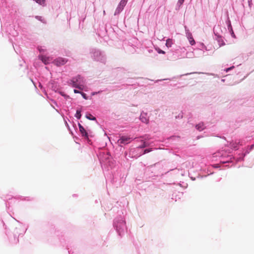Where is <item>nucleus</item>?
Here are the masks:
<instances>
[{"instance_id": "f257e3e1", "label": "nucleus", "mask_w": 254, "mask_h": 254, "mask_svg": "<svg viewBox=\"0 0 254 254\" xmlns=\"http://www.w3.org/2000/svg\"><path fill=\"white\" fill-rule=\"evenodd\" d=\"M254 148V143L250 146H248L246 148H243L242 151L239 153L237 156H234L230 153H227L223 150L218 153L217 156L220 157V163L226 164V167H231L236 163L239 161L244 160L245 156L248 154Z\"/></svg>"}, {"instance_id": "f03ea898", "label": "nucleus", "mask_w": 254, "mask_h": 254, "mask_svg": "<svg viewBox=\"0 0 254 254\" xmlns=\"http://www.w3.org/2000/svg\"><path fill=\"white\" fill-rule=\"evenodd\" d=\"M149 144L148 141L142 138L137 139L130 148L128 152H125V157L127 160L130 158H137L141 155L151 151L150 149L146 148Z\"/></svg>"}, {"instance_id": "7ed1b4c3", "label": "nucleus", "mask_w": 254, "mask_h": 254, "mask_svg": "<svg viewBox=\"0 0 254 254\" xmlns=\"http://www.w3.org/2000/svg\"><path fill=\"white\" fill-rule=\"evenodd\" d=\"M113 225L118 235L122 238L127 230L126 222L122 211L118 212V216L114 219Z\"/></svg>"}, {"instance_id": "20e7f679", "label": "nucleus", "mask_w": 254, "mask_h": 254, "mask_svg": "<svg viewBox=\"0 0 254 254\" xmlns=\"http://www.w3.org/2000/svg\"><path fill=\"white\" fill-rule=\"evenodd\" d=\"M98 158L103 171H109L115 166L116 162L109 153L100 154Z\"/></svg>"}, {"instance_id": "39448f33", "label": "nucleus", "mask_w": 254, "mask_h": 254, "mask_svg": "<svg viewBox=\"0 0 254 254\" xmlns=\"http://www.w3.org/2000/svg\"><path fill=\"white\" fill-rule=\"evenodd\" d=\"M89 54L94 61L106 64L107 58L104 51L97 48H92L89 50Z\"/></svg>"}, {"instance_id": "423d86ee", "label": "nucleus", "mask_w": 254, "mask_h": 254, "mask_svg": "<svg viewBox=\"0 0 254 254\" xmlns=\"http://www.w3.org/2000/svg\"><path fill=\"white\" fill-rule=\"evenodd\" d=\"M67 83L69 86L72 88L83 89V87L86 83V79L81 75L77 74L69 79Z\"/></svg>"}, {"instance_id": "0eeeda50", "label": "nucleus", "mask_w": 254, "mask_h": 254, "mask_svg": "<svg viewBox=\"0 0 254 254\" xmlns=\"http://www.w3.org/2000/svg\"><path fill=\"white\" fill-rule=\"evenodd\" d=\"M78 127L79 128L78 134L82 138L86 140L88 143H91V138L94 136L93 131L88 127H83L80 122H78Z\"/></svg>"}, {"instance_id": "6e6552de", "label": "nucleus", "mask_w": 254, "mask_h": 254, "mask_svg": "<svg viewBox=\"0 0 254 254\" xmlns=\"http://www.w3.org/2000/svg\"><path fill=\"white\" fill-rule=\"evenodd\" d=\"M26 230L27 228H25L23 225L19 224L18 227H15L13 231V239L11 237V236H9L8 235L7 232H6L5 233L8 238L9 239L10 241H11L12 243L17 244L19 242V237H22L25 233Z\"/></svg>"}, {"instance_id": "1a4fd4ad", "label": "nucleus", "mask_w": 254, "mask_h": 254, "mask_svg": "<svg viewBox=\"0 0 254 254\" xmlns=\"http://www.w3.org/2000/svg\"><path fill=\"white\" fill-rule=\"evenodd\" d=\"M1 198L5 202V207L6 208H9L10 206L11 202L9 201L12 198H14L16 199H20L22 200H26V201H31L33 199L32 197L29 196H22L21 195H18L16 196H13L9 194H6L5 195H3Z\"/></svg>"}, {"instance_id": "9d476101", "label": "nucleus", "mask_w": 254, "mask_h": 254, "mask_svg": "<svg viewBox=\"0 0 254 254\" xmlns=\"http://www.w3.org/2000/svg\"><path fill=\"white\" fill-rule=\"evenodd\" d=\"M68 61V59L65 58L58 57L52 61V64L57 67L65 65Z\"/></svg>"}, {"instance_id": "9b49d317", "label": "nucleus", "mask_w": 254, "mask_h": 254, "mask_svg": "<svg viewBox=\"0 0 254 254\" xmlns=\"http://www.w3.org/2000/svg\"><path fill=\"white\" fill-rule=\"evenodd\" d=\"M48 87L51 89L52 90L54 91L55 93L59 92L60 90L62 88L60 86V83L58 82H57L53 80H51L48 82Z\"/></svg>"}, {"instance_id": "f8f14e48", "label": "nucleus", "mask_w": 254, "mask_h": 254, "mask_svg": "<svg viewBox=\"0 0 254 254\" xmlns=\"http://www.w3.org/2000/svg\"><path fill=\"white\" fill-rule=\"evenodd\" d=\"M184 28H185V30L186 36L187 39H188L190 44L191 46H193V45H195V43H196L194 39H193L192 33L190 32L188 27L186 25H185Z\"/></svg>"}, {"instance_id": "ddd939ff", "label": "nucleus", "mask_w": 254, "mask_h": 254, "mask_svg": "<svg viewBox=\"0 0 254 254\" xmlns=\"http://www.w3.org/2000/svg\"><path fill=\"white\" fill-rule=\"evenodd\" d=\"M214 39L216 40L220 47H222L225 45V43L223 40V37L218 32H216L215 27L213 28Z\"/></svg>"}, {"instance_id": "4468645a", "label": "nucleus", "mask_w": 254, "mask_h": 254, "mask_svg": "<svg viewBox=\"0 0 254 254\" xmlns=\"http://www.w3.org/2000/svg\"><path fill=\"white\" fill-rule=\"evenodd\" d=\"M127 2L121 0L115 11L114 15H119L124 9Z\"/></svg>"}, {"instance_id": "2eb2a0df", "label": "nucleus", "mask_w": 254, "mask_h": 254, "mask_svg": "<svg viewBox=\"0 0 254 254\" xmlns=\"http://www.w3.org/2000/svg\"><path fill=\"white\" fill-rule=\"evenodd\" d=\"M199 73H201V72H190V73H185V74H183L175 76L171 78H165V79H158V80H156L155 82L156 83H158L159 81H163V80H173L175 79H178V78H181V77H183L184 76H187L188 75H190V74H199Z\"/></svg>"}, {"instance_id": "dca6fc26", "label": "nucleus", "mask_w": 254, "mask_h": 254, "mask_svg": "<svg viewBox=\"0 0 254 254\" xmlns=\"http://www.w3.org/2000/svg\"><path fill=\"white\" fill-rule=\"evenodd\" d=\"M243 141L240 139L230 143V147L235 150L239 149L240 146H243Z\"/></svg>"}, {"instance_id": "f3484780", "label": "nucleus", "mask_w": 254, "mask_h": 254, "mask_svg": "<svg viewBox=\"0 0 254 254\" xmlns=\"http://www.w3.org/2000/svg\"><path fill=\"white\" fill-rule=\"evenodd\" d=\"M139 120L141 121V122L145 124H148L149 123V118L147 117V113H145L143 111H142L140 114V115L139 116Z\"/></svg>"}, {"instance_id": "a211bd4d", "label": "nucleus", "mask_w": 254, "mask_h": 254, "mask_svg": "<svg viewBox=\"0 0 254 254\" xmlns=\"http://www.w3.org/2000/svg\"><path fill=\"white\" fill-rule=\"evenodd\" d=\"M130 138L124 136L120 137L118 140V142L121 144V145H122L128 144L130 143Z\"/></svg>"}, {"instance_id": "6ab92c4d", "label": "nucleus", "mask_w": 254, "mask_h": 254, "mask_svg": "<svg viewBox=\"0 0 254 254\" xmlns=\"http://www.w3.org/2000/svg\"><path fill=\"white\" fill-rule=\"evenodd\" d=\"M204 50H207V48L203 43H199L197 44L196 48L194 49V52L196 51H200L201 53H204Z\"/></svg>"}, {"instance_id": "aec40b11", "label": "nucleus", "mask_w": 254, "mask_h": 254, "mask_svg": "<svg viewBox=\"0 0 254 254\" xmlns=\"http://www.w3.org/2000/svg\"><path fill=\"white\" fill-rule=\"evenodd\" d=\"M83 111V107L81 106L80 108H77L76 111V113L74 117L77 119L80 120L82 117V112Z\"/></svg>"}, {"instance_id": "412c9836", "label": "nucleus", "mask_w": 254, "mask_h": 254, "mask_svg": "<svg viewBox=\"0 0 254 254\" xmlns=\"http://www.w3.org/2000/svg\"><path fill=\"white\" fill-rule=\"evenodd\" d=\"M85 117L87 119L90 121H95L97 124H98V122L96 120V117L92 115V114H91L90 113L87 112L85 114Z\"/></svg>"}, {"instance_id": "4be33fe9", "label": "nucleus", "mask_w": 254, "mask_h": 254, "mask_svg": "<svg viewBox=\"0 0 254 254\" xmlns=\"http://www.w3.org/2000/svg\"><path fill=\"white\" fill-rule=\"evenodd\" d=\"M195 128L199 131H201L205 129L206 128V127L205 126L204 123L201 122L196 124L195 126Z\"/></svg>"}, {"instance_id": "5701e85b", "label": "nucleus", "mask_w": 254, "mask_h": 254, "mask_svg": "<svg viewBox=\"0 0 254 254\" xmlns=\"http://www.w3.org/2000/svg\"><path fill=\"white\" fill-rule=\"evenodd\" d=\"M225 22H226L228 31L233 29V27H232V26L231 24V20H230V17H229L228 14H227V18H226Z\"/></svg>"}, {"instance_id": "b1692460", "label": "nucleus", "mask_w": 254, "mask_h": 254, "mask_svg": "<svg viewBox=\"0 0 254 254\" xmlns=\"http://www.w3.org/2000/svg\"><path fill=\"white\" fill-rule=\"evenodd\" d=\"M39 59L40 60L45 64H49L48 58L45 56H39Z\"/></svg>"}, {"instance_id": "393cba45", "label": "nucleus", "mask_w": 254, "mask_h": 254, "mask_svg": "<svg viewBox=\"0 0 254 254\" xmlns=\"http://www.w3.org/2000/svg\"><path fill=\"white\" fill-rule=\"evenodd\" d=\"M185 0H178L176 4V10H179L182 6Z\"/></svg>"}, {"instance_id": "a878e982", "label": "nucleus", "mask_w": 254, "mask_h": 254, "mask_svg": "<svg viewBox=\"0 0 254 254\" xmlns=\"http://www.w3.org/2000/svg\"><path fill=\"white\" fill-rule=\"evenodd\" d=\"M181 138L180 136L173 135L167 138L168 140L176 141L178 140Z\"/></svg>"}, {"instance_id": "bb28decb", "label": "nucleus", "mask_w": 254, "mask_h": 254, "mask_svg": "<svg viewBox=\"0 0 254 254\" xmlns=\"http://www.w3.org/2000/svg\"><path fill=\"white\" fill-rule=\"evenodd\" d=\"M173 44V39L168 38L166 40L165 45L168 48H169L172 47Z\"/></svg>"}, {"instance_id": "cd10ccee", "label": "nucleus", "mask_w": 254, "mask_h": 254, "mask_svg": "<svg viewBox=\"0 0 254 254\" xmlns=\"http://www.w3.org/2000/svg\"><path fill=\"white\" fill-rule=\"evenodd\" d=\"M34 17L35 19L41 21L42 23L44 24L47 23L46 20L44 18H43V17L42 16L36 15L34 16Z\"/></svg>"}, {"instance_id": "c85d7f7f", "label": "nucleus", "mask_w": 254, "mask_h": 254, "mask_svg": "<svg viewBox=\"0 0 254 254\" xmlns=\"http://www.w3.org/2000/svg\"><path fill=\"white\" fill-rule=\"evenodd\" d=\"M35 2L38 3L39 5L42 6L43 7H45L47 5L46 1L45 0H37Z\"/></svg>"}, {"instance_id": "c756f323", "label": "nucleus", "mask_w": 254, "mask_h": 254, "mask_svg": "<svg viewBox=\"0 0 254 254\" xmlns=\"http://www.w3.org/2000/svg\"><path fill=\"white\" fill-rule=\"evenodd\" d=\"M80 95H81L82 97L85 100H91L92 99L91 97L89 96L87 94L82 91H81Z\"/></svg>"}, {"instance_id": "7c9ffc66", "label": "nucleus", "mask_w": 254, "mask_h": 254, "mask_svg": "<svg viewBox=\"0 0 254 254\" xmlns=\"http://www.w3.org/2000/svg\"><path fill=\"white\" fill-rule=\"evenodd\" d=\"M155 49L156 51V52L159 54H165L166 53V52L164 50H162L158 47H156L155 48Z\"/></svg>"}, {"instance_id": "2f4dec72", "label": "nucleus", "mask_w": 254, "mask_h": 254, "mask_svg": "<svg viewBox=\"0 0 254 254\" xmlns=\"http://www.w3.org/2000/svg\"><path fill=\"white\" fill-rule=\"evenodd\" d=\"M64 123H65V126L67 128L68 131H69V133L71 135H73V131H72V130L70 128V127H69L68 124L67 123V122L65 120H64Z\"/></svg>"}, {"instance_id": "473e14b6", "label": "nucleus", "mask_w": 254, "mask_h": 254, "mask_svg": "<svg viewBox=\"0 0 254 254\" xmlns=\"http://www.w3.org/2000/svg\"><path fill=\"white\" fill-rule=\"evenodd\" d=\"M230 34L231 35V37L233 38H234V39H236L237 37H236V36L234 33V31L233 30V29H232V30H230L229 31H228Z\"/></svg>"}, {"instance_id": "72a5a7b5", "label": "nucleus", "mask_w": 254, "mask_h": 254, "mask_svg": "<svg viewBox=\"0 0 254 254\" xmlns=\"http://www.w3.org/2000/svg\"><path fill=\"white\" fill-rule=\"evenodd\" d=\"M235 66L234 65H232L230 67H229L228 68H226L225 69H224V71H225L226 72H229L230 70H231L232 69H233V68H234Z\"/></svg>"}, {"instance_id": "f704fd0d", "label": "nucleus", "mask_w": 254, "mask_h": 254, "mask_svg": "<svg viewBox=\"0 0 254 254\" xmlns=\"http://www.w3.org/2000/svg\"><path fill=\"white\" fill-rule=\"evenodd\" d=\"M81 89H78L77 88H75L73 89V92L75 94H80L81 93Z\"/></svg>"}, {"instance_id": "c9c22d12", "label": "nucleus", "mask_w": 254, "mask_h": 254, "mask_svg": "<svg viewBox=\"0 0 254 254\" xmlns=\"http://www.w3.org/2000/svg\"><path fill=\"white\" fill-rule=\"evenodd\" d=\"M101 92V91H98V92H96V91L92 92L91 93V96L90 97H91L92 98V96H95V95H97V94H99V93H100Z\"/></svg>"}, {"instance_id": "e433bc0d", "label": "nucleus", "mask_w": 254, "mask_h": 254, "mask_svg": "<svg viewBox=\"0 0 254 254\" xmlns=\"http://www.w3.org/2000/svg\"><path fill=\"white\" fill-rule=\"evenodd\" d=\"M183 117V112L180 113L178 116H176V119H182Z\"/></svg>"}, {"instance_id": "4c0bfd02", "label": "nucleus", "mask_w": 254, "mask_h": 254, "mask_svg": "<svg viewBox=\"0 0 254 254\" xmlns=\"http://www.w3.org/2000/svg\"><path fill=\"white\" fill-rule=\"evenodd\" d=\"M63 97L66 100H67L68 99H70V96L66 94V93Z\"/></svg>"}, {"instance_id": "58836bf2", "label": "nucleus", "mask_w": 254, "mask_h": 254, "mask_svg": "<svg viewBox=\"0 0 254 254\" xmlns=\"http://www.w3.org/2000/svg\"><path fill=\"white\" fill-rule=\"evenodd\" d=\"M212 167L213 168H220V166L219 164H215L212 165Z\"/></svg>"}, {"instance_id": "ea45409f", "label": "nucleus", "mask_w": 254, "mask_h": 254, "mask_svg": "<svg viewBox=\"0 0 254 254\" xmlns=\"http://www.w3.org/2000/svg\"><path fill=\"white\" fill-rule=\"evenodd\" d=\"M57 93H59L62 96H63L65 94L64 91H62L61 90H60L59 92H57Z\"/></svg>"}, {"instance_id": "a19ab883", "label": "nucleus", "mask_w": 254, "mask_h": 254, "mask_svg": "<svg viewBox=\"0 0 254 254\" xmlns=\"http://www.w3.org/2000/svg\"><path fill=\"white\" fill-rule=\"evenodd\" d=\"M182 184H183L184 185H183V184L180 183V186H181L182 187L186 188L188 186L187 184H185L184 182H183Z\"/></svg>"}, {"instance_id": "79ce46f5", "label": "nucleus", "mask_w": 254, "mask_h": 254, "mask_svg": "<svg viewBox=\"0 0 254 254\" xmlns=\"http://www.w3.org/2000/svg\"><path fill=\"white\" fill-rule=\"evenodd\" d=\"M42 90V91L43 92V93H44V94H45L46 96H47V97H48V93H47V92L46 90H45V87H44V89H43V90Z\"/></svg>"}, {"instance_id": "37998d69", "label": "nucleus", "mask_w": 254, "mask_h": 254, "mask_svg": "<svg viewBox=\"0 0 254 254\" xmlns=\"http://www.w3.org/2000/svg\"><path fill=\"white\" fill-rule=\"evenodd\" d=\"M39 87L40 88L41 90H43V89H44V87L41 83H39Z\"/></svg>"}, {"instance_id": "c03bdc74", "label": "nucleus", "mask_w": 254, "mask_h": 254, "mask_svg": "<svg viewBox=\"0 0 254 254\" xmlns=\"http://www.w3.org/2000/svg\"><path fill=\"white\" fill-rule=\"evenodd\" d=\"M253 135L252 136H247L246 137V140L247 141L251 140V137H252Z\"/></svg>"}, {"instance_id": "a18cd8bd", "label": "nucleus", "mask_w": 254, "mask_h": 254, "mask_svg": "<svg viewBox=\"0 0 254 254\" xmlns=\"http://www.w3.org/2000/svg\"><path fill=\"white\" fill-rule=\"evenodd\" d=\"M207 174L209 175H211L213 173V172H212L210 171V170H209V169H207Z\"/></svg>"}, {"instance_id": "49530a36", "label": "nucleus", "mask_w": 254, "mask_h": 254, "mask_svg": "<svg viewBox=\"0 0 254 254\" xmlns=\"http://www.w3.org/2000/svg\"><path fill=\"white\" fill-rule=\"evenodd\" d=\"M248 2H249V6L251 7V5H252V0H248Z\"/></svg>"}, {"instance_id": "de8ad7c7", "label": "nucleus", "mask_w": 254, "mask_h": 254, "mask_svg": "<svg viewBox=\"0 0 254 254\" xmlns=\"http://www.w3.org/2000/svg\"><path fill=\"white\" fill-rule=\"evenodd\" d=\"M203 136L202 135H198L196 137V139H199L200 138L203 137Z\"/></svg>"}, {"instance_id": "09e8293b", "label": "nucleus", "mask_w": 254, "mask_h": 254, "mask_svg": "<svg viewBox=\"0 0 254 254\" xmlns=\"http://www.w3.org/2000/svg\"><path fill=\"white\" fill-rule=\"evenodd\" d=\"M67 250H68V254H73V252L71 253V251L69 250L68 248H67Z\"/></svg>"}, {"instance_id": "8fccbe9b", "label": "nucleus", "mask_w": 254, "mask_h": 254, "mask_svg": "<svg viewBox=\"0 0 254 254\" xmlns=\"http://www.w3.org/2000/svg\"><path fill=\"white\" fill-rule=\"evenodd\" d=\"M217 137H220L221 138H223L225 139V137L224 136H216Z\"/></svg>"}, {"instance_id": "3c124183", "label": "nucleus", "mask_w": 254, "mask_h": 254, "mask_svg": "<svg viewBox=\"0 0 254 254\" xmlns=\"http://www.w3.org/2000/svg\"><path fill=\"white\" fill-rule=\"evenodd\" d=\"M190 178L191 179V180L192 181H194L195 180V177H190Z\"/></svg>"}, {"instance_id": "603ef678", "label": "nucleus", "mask_w": 254, "mask_h": 254, "mask_svg": "<svg viewBox=\"0 0 254 254\" xmlns=\"http://www.w3.org/2000/svg\"><path fill=\"white\" fill-rule=\"evenodd\" d=\"M51 101H52L54 104H55L56 105H57V102H56L55 100H51Z\"/></svg>"}, {"instance_id": "864d4df0", "label": "nucleus", "mask_w": 254, "mask_h": 254, "mask_svg": "<svg viewBox=\"0 0 254 254\" xmlns=\"http://www.w3.org/2000/svg\"><path fill=\"white\" fill-rule=\"evenodd\" d=\"M175 169H170L169 171H168L167 172L165 173V174H167V173H168L170 171H173Z\"/></svg>"}, {"instance_id": "5fc2aeb1", "label": "nucleus", "mask_w": 254, "mask_h": 254, "mask_svg": "<svg viewBox=\"0 0 254 254\" xmlns=\"http://www.w3.org/2000/svg\"><path fill=\"white\" fill-rule=\"evenodd\" d=\"M31 80L32 82V83H33L34 85L36 87V84H35V83L34 82V81L32 79H31Z\"/></svg>"}, {"instance_id": "6e6d98bb", "label": "nucleus", "mask_w": 254, "mask_h": 254, "mask_svg": "<svg viewBox=\"0 0 254 254\" xmlns=\"http://www.w3.org/2000/svg\"><path fill=\"white\" fill-rule=\"evenodd\" d=\"M77 196V194H73V197H75V196Z\"/></svg>"}, {"instance_id": "4d7b16f0", "label": "nucleus", "mask_w": 254, "mask_h": 254, "mask_svg": "<svg viewBox=\"0 0 254 254\" xmlns=\"http://www.w3.org/2000/svg\"><path fill=\"white\" fill-rule=\"evenodd\" d=\"M152 51V50H148V52H149V53H151Z\"/></svg>"}, {"instance_id": "13d9d810", "label": "nucleus", "mask_w": 254, "mask_h": 254, "mask_svg": "<svg viewBox=\"0 0 254 254\" xmlns=\"http://www.w3.org/2000/svg\"><path fill=\"white\" fill-rule=\"evenodd\" d=\"M221 81H223V82H224L225 79H222L221 80Z\"/></svg>"}, {"instance_id": "bf43d9fd", "label": "nucleus", "mask_w": 254, "mask_h": 254, "mask_svg": "<svg viewBox=\"0 0 254 254\" xmlns=\"http://www.w3.org/2000/svg\"><path fill=\"white\" fill-rule=\"evenodd\" d=\"M123 1H126V2H127L128 0H123Z\"/></svg>"}, {"instance_id": "052dcab7", "label": "nucleus", "mask_w": 254, "mask_h": 254, "mask_svg": "<svg viewBox=\"0 0 254 254\" xmlns=\"http://www.w3.org/2000/svg\"><path fill=\"white\" fill-rule=\"evenodd\" d=\"M34 2H36L37 0H33Z\"/></svg>"}]
</instances>
